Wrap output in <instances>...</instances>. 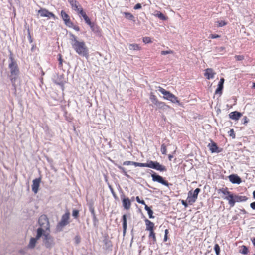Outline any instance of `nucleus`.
<instances>
[{"mask_svg":"<svg viewBox=\"0 0 255 255\" xmlns=\"http://www.w3.org/2000/svg\"><path fill=\"white\" fill-rule=\"evenodd\" d=\"M158 109L162 110L163 111H167L171 109V107L169 105H167L165 102L162 101H159L158 104L156 105Z\"/></svg>","mask_w":255,"mask_h":255,"instance_id":"16","label":"nucleus"},{"mask_svg":"<svg viewBox=\"0 0 255 255\" xmlns=\"http://www.w3.org/2000/svg\"><path fill=\"white\" fill-rule=\"evenodd\" d=\"M234 194L230 192V194L227 196L225 197L224 200H226L228 201V204L230 205V207H233L235 205V201L234 200Z\"/></svg>","mask_w":255,"mask_h":255,"instance_id":"19","label":"nucleus"},{"mask_svg":"<svg viewBox=\"0 0 255 255\" xmlns=\"http://www.w3.org/2000/svg\"><path fill=\"white\" fill-rule=\"evenodd\" d=\"M229 134L230 136H231L233 138H234L235 137V134L234 133V131L233 129H231L229 131Z\"/></svg>","mask_w":255,"mask_h":255,"instance_id":"49","label":"nucleus"},{"mask_svg":"<svg viewBox=\"0 0 255 255\" xmlns=\"http://www.w3.org/2000/svg\"><path fill=\"white\" fill-rule=\"evenodd\" d=\"M216 73L212 68H207L205 70L204 76L207 79H212L214 77Z\"/></svg>","mask_w":255,"mask_h":255,"instance_id":"18","label":"nucleus"},{"mask_svg":"<svg viewBox=\"0 0 255 255\" xmlns=\"http://www.w3.org/2000/svg\"><path fill=\"white\" fill-rule=\"evenodd\" d=\"M250 207H251L252 209H253V210H255V202H253L252 203H251L250 204Z\"/></svg>","mask_w":255,"mask_h":255,"instance_id":"54","label":"nucleus"},{"mask_svg":"<svg viewBox=\"0 0 255 255\" xmlns=\"http://www.w3.org/2000/svg\"><path fill=\"white\" fill-rule=\"evenodd\" d=\"M157 88L158 90L164 95L163 98L164 99L170 101L172 103L177 104L179 106H182V103L178 100V97L175 95L160 86L157 87Z\"/></svg>","mask_w":255,"mask_h":255,"instance_id":"3","label":"nucleus"},{"mask_svg":"<svg viewBox=\"0 0 255 255\" xmlns=\"http://www.w3.org/2000/svg\"><path fill=\"white\" fill-rule=\"evenodd\" d=\"M151 177L152 178V180L154 182H158L159 183H161L166 186L169 187L171 184L169 183V182L165 180L161 176L156 174V173L152 174L151 175Z\"/></svg>","mask_w":255,"mask_h":255,"instance_id":"9","label":"nucleus"},{"mask_svg":"<svg viewBox=\"0 0 255 255\" xmlns=\"http://www.w3.org/2000/svg\"><path fill=\"white\" fill-rule=\"evenodd\" d=\"M150 99L155 106H156V104H158V103L160 101L158 100L157 97L153 94H150Z\"/></svg>","mask_w":255,"mask_h":255,"instance_id":"31","label":"nucleus"},{"mask_svg":"<svg viewBox=\"0 0 255 255\" xmlns=\"http://www.w3.org/2000/svg\"><path fill=\"white\" fill-rule=\"evenodd\" d=\"M136 201H137L138 203H140V204H143V205H144V206L146 205L145 201H144V200H141L140 199V198H139V196H137V197H136Z\"/></svg>","mask_w":255,"mask_h":255,"instance_id":"47","label":"nucleus"},{"mask_svg":"<svg viewBox=\"0 0 255 255\" xmlns=\"http://www.w3.org/2000/svg\"><path fill=\"white\" fill-rule=\"evenodd\" d=\"M61 16L64 21V24L68 27L72 28L76 31H80V27L72 22L69 15L64 10H62L60 13Z\"/></svg>","mask_w":255,"mask_h":255,"instance_id":"5","label":"nucleus"},{"mask_svg":"<svg viewBox=\"0 0 255 255\" xmlns=\"http://www.w3.org/2000/svg\"><path fill=\"white\" fill-rule=\"evenodd\" d=\"M214 250L216 255H220V248L218 244H216L214 246Z\"/></svg>","mask_w":255,"mask_h":255,"instance_id":"40","label":"nucleus"},{"mask_svg":"<svg viewBox=\"0 0 255 255\" xmlns=\"http://www.w3.org/2000/svg\"><path fill=\"white\" fill-rule=\"evenodd\" d=\"M124 165H134L135 167H141V163L134 162V161H126L123 162Z\"/></svg>","mask_w":255,"mask_h":255,"instance_id":"28","label":"nucleus"},{"mask_svg":"<svg viewBox=\"0 0 255 255\" xmlns=\"http://www.w3.org/2000/svg\"><path fill=\"white\" fill-rule=\"evenodd\" d=\"M217 192L220 195V197L223 199H224L225 197L227 196L230 193L227 187H222L218 189Z\"/></svg>","mask_w":255,"mask_h":255,"instance_id":"14","label":"nucleus"},{"mask_svg":"<svg viewBox=\"0 0 255 255\" xmlns=\"http://www.w3.org/2000/svg\"><path fill=\"white\" fill-rule=\"evenodd\" d=\"M149 238L152 239V241L153 244L155 243L156 242V234L154 231H149Z\"/></svg>","mask_w":255,"mask_h":255,"instance_id":"30","label":"nucleus"},{"mask_svg":"<svg viewBox=\"0 0 255 255\" xmlns=\"http://www.w3.org/2000/svg\"><path fill=\"white\" fill-rule=\"evenodd\" d=\"M224 82V79L223 78H221L220 80V81L218 84V88L216 89L215 93L216 94H221L223 88V84Z\"/></svg>","mask_w":255,"mask_h":255,"instance_id":"24","label":"nucleus"},{"mask_svg":"<svg viewBox=\"0 0 255 255\" xmlns=\"http://www.w3.org/2000/svg\"><path fill=\"white\" fill-rule=\"evenodd\" d=\"M144 208L145 210L147 211L149 218H154V216H153V211L151 209V208L149 207H148L146 204L145 205Z\"/></svg>","mask_w":255,"mask_h":255,"instance_id":"34","label":"nucleus"},{"mask_svg":"<svg viewBox=\"0 0 255 255\" xmlns=\"http://www.w3.org/2000/svg\"><path fill=\"white\" fill-rule=\"evenodd\" d=\"M172 158H173V156L172 155H171V154L168 155V159L170 161H171L172 160Z\"/></svg>","mask_w":255,"mask_h":255,"instance_id":"57","label":"nucleus"},{"mask_svg":"<svg viewBox=\"0 0 255 255\" xmlns=\"http://www.w3.org/2000/svg\"><path fill=\"white\" fill-rule=\"evenodd\" d=\"M41 181V177H39L34 179L32 181V190L35 194L37 193L40 182Z\"/></svg>","mask_w":255,"mask_h":255,"instance_id":"13","label":"nucleus"},{"mask_svg":"<svg viewBox=\"0 0 255 255\" xmlns=\"http://www.w3.org/2000/svg\"><path fill=\"white\" fill-rule=\"evenodd\" d=\"M90 211L91 213H92V214L93 215V219H96V217L94 209L93 208H90Z\"/></svg>","mask_w":255,"mask_h":255,"instance_id":"51","label":"nucleus"},{"mask_svg":"<svg viewBox=\"0 0 255 255\" xmlns=\"http://www.w3.org/2000/svg\"><path fill=\"white\" fill-rule=\"evenodd\" d=\"M119 169H120L121 170H124V168L123 167H122L119 166Z\"/></svg>","mask_w":255,"mask_h":255,"instance_id":"60","label":"nucleus"},{"mask_svg":"<svg viewBox=\"0 0 255 255\" xmlns=\"http://www.w3.org/2000/svg\"><path fill=\"white\" fill-rule=\"evenodd\" d=\"M124 14L126 18L135 21L134 17L131 13L129 12H124Z\"/></svg>","mask_w":255,"mask_h":255,"instance_id":"35","label":"nucleus"},{"mask_svg":"<svg viewBox=\"0 0 255 255\" xmlns=\"http://www.w3.org/2000/svg\"><path fill=\"white\" fill-rule=\"evenodd\" d=\"M161 152L162 154L166 155L167 153V148L165 144H162L161 146Z\"/></svg>","mask_w":255,"mask_h":255,"instance_id":"38","label":"nucleus"},{"mask_svg":"<svg viewBox=\"0 0 255 255\" xmlns=\"http://www.w3.org/2000/svg\"><path fill=\"white\" fill-rule=\"evenodd\" d=\"M229 179L231 182L233 184H239L241 183V178L236 174H232L228 176Z\"/></svg>","mask_w":255,"mask_h":255,"instance_id":"15","label":"nucleus"},{"mask_svg":"<svg viewBox=\"0 0 255 255\" xmlns=\"http://www.w3.org/2000/svg\"><path fill=\"white\" fill-rule=\"evenodd\" d=\"M85 20L86 23L88 24L90 26L93 24V23L91 22L90 18L88 17V16H86V17L83 18Z\"/></svg>","mask_w":255,"mask_h":255,"instance_id":"46","label":"nucleus"},{"mask_svg":"<svg viewBox=\"0 0 255 255\" xmlns=\"http://www.w3.org/2000/svg\"><path fill=\"white\" fill-rule=\"evenodd\" d=\"M28 35H29V39L30 40V42H32V40H31V35H30V30L29 29L28 30Z\"/></svg>","mask_w":255,"mask_h":255,"instance_id":"56","label":"nucleus"},{"mask_svg":"<svg viewBox=\"0 0 255 255\" xmlns=\"http://www.w3.org/2000/svg\"><path fill=\"white\" fill-rule=\"evenodd\" d=\"M169 233V231L168 229H166L165 230V235H164V241L166 242L167 241V239H168V236H167V235Z\"/></svg>","mask_w":255,"mask_h":255,"instance_id":"50","label":"nucleus"},{"mask_svg":"<svg viewBox=\"0 0 255 255\" xmlns=\"http://www.w3.org/2000/svg\"><path fill=\"white\" fill-rule=\"evenodd\" d=\"M90 27L93 32H94L95 33L98 34V35H101V29L100 28V27L98 25H95L94 23H93L90 26Z\"/></svg>","mask_w":255,"mask_h":255,"instance_id":"26","label":"nucleus"},{"mask_svg":"<svg viewBox=\"0 0 255 255\" xmlns=\"http://www.w3.org/2000/svg\"><path fill=\"white\" fill-rule=\"evenodd\" d=\"M241 116L242 114L238 111L232 112L229 114V118L235 121L238 120Z\"/></svg>","mask_w":255,"mask_h":255,"instance_id":"21","label":"nucleus"},{"mask_svg":"<svg viewBox=\"0 0 255 255\" xmlns=\"http://www.w3.org/2000/svg\"><path fill=\"white\" fill-rule=\"evenodd\" d=\"M141 167H148L160 172L166 171V168L165 166L160 164V163L157 161H153L152 160H147L146 163H141Z\"/></svg>","mask_w":255,"mask_h":255,"instance_id":"4","label":"nucleus"},{"mask_svg":"<svg viewBox=\"0 0 255 255\" xmlns=\"http://www.w3.org/2000/svg\"><path fill=\"white\" fill-rule=\"evenodd\" d=\"M129 48L130 50H140L141 47L137 44H130L129 45Z\"/></svg>","mask_w":255,"mask_h":255,"instance_id":"32","label":"nucleus"},{"mask_svg":"<svg viewBox=\"0 0 255 255\" xmlns=\"http://www.w3.org/2000/svg\"><path fill=\"white\" fill-rule=\"evenodd\" d=\"M59 67L62 68L63 66V59L61 54H58Z\"/></svg>","mask_w":255,"mask_h":255,"instance_id":"42","label":"nucleus"},{"mask_svg":"<svg viewBox=\"0 0 255 255\" xmlns=\"http://www.w3.org/2000/svg\"><path fill=\"white\" fill-rule=\"evenodd\" d=\"M44 243L46 248H50L54 245L53 238L50 235V233H44Z\"/></svg>","mask_w":255,"mask_h":255,"instance_id":"7","label":"nucleus"},{"mask_svg":"<svg viewBox=\"0 0 255 255\" xmlns=\"http://www.w3.org/2000/svg\"><path fill=\"white\" fill-rule=\"evenodd\" d=\"M123 222V235L124 236L126 233L127 229V221L126 215H123L122 219Z\"/></svg>","mask_w":255,"mask_h":255,"instance_id":"27","label":"nucleus"},{"mask_svg":"<svg viewBox=\"0 0 255 255\" xmlns=\"http://www.w3.org/2000/svg\"><path fill=\"white\" fill-rule=\"evenodd\" d=\"M38 13L42 17H47L48 18H53L54 19L56 18L55 15L52 12L49 11L45 8H41L38 11Z\"/></svg>","mask_w":255,"mask_h":255,"instance_id":"8","label":"nucleus"},{"mask_svg":"<svg viewBox=\"0 0 255 255\" xmlns=\"http://www.w3.org/2000/svg\"><path fill=\"white\" fill-rule=\"evenodd\" d=\"M134 197H132L131 198V200H131V201H133V200H134Z\"/></svg>","mask_w":255,"mask_h":255,"instance_id":"62","label":"nucleus"},{"mask_svg":"<svg viewBox=\"0 0 255 255\" xmlns=\"http://www.w3.org/2000/svg\"><path fill=\"white\" fill-rule=\"evenodd\" d=\"M54 81L55 84L60 85L63 86L65 83L64 77L63 75H57L56 77H55Z\"/></svg>","mask_w":255,"mask_h":255,"instance_id":"20","label":"nucleus"},{"mask_svg":"<svg viewBox=\"0 0 255 255\" xmlns=\"http://www.w3.org/2000/svg\"><path fill=\"white\" fill-rule=\"evenodd\" d=\"M122 205L124 209L129 210L131 206V202L128 197H126L125 195L121 196Z\"/></svg>","mask_w":255,"mask_h":255,"instance_id":"11","label":"nucleus"},{"mask_svg":"<svg viewBox=\"0 0 255 255\" xmlns=\"http://www.w3.org/2000/svg\"><path fill=\"white\" fill-rule=\"evenodd\" d=\"M217 27H221L227 24V22L225 20H220L216 22Z\"/></svg>","mask_w":255,"mask_h":255,"instance_id":"37","label":"nucleus"},{"mask_svg":"<svg viewBox=\"0 0 255 255\" xmlns=\"http://www.w3.org/2000/svg\"><path fill=\"white\" fill-rule=\"evenodd\" d=\"M140 8H141V5L140 3L136 4L134 7V9L135 10L139 9Z\"/></svg>","mask_w":255,"mask_h":255,"instance_id":"52","label":"nucleus"},{"mask_svg":"<svg viewBox=\"0 0 255 255\" xmlns=\"http://www.w3.org/2000/svg\"><path fill=\"white\" fill-rule=\"evenodd\" d=\"M253 87L254 88H255V83H253Z\"/></svg>","mask_w":255,"mask_h":255,"instance_id":"61","label":"nucleus"},{"mask_svg":"<svg viewBox=\"0 0 255 255\" xmlns=\"http://www.w3.org/2000/svg\"><path fill=\"white\" fill-rule=\"evenodd\" d=\"M38 224L40 227L37 230V238H40L44 233H50V222L46 215H41L38 219Z\"/></svg>","mask_w":255,"mask_h":255,"instance_id":"2","label":"nucleus"},{"mask_svg":"<svg viewBox=\"0 0 255 255\" xmlns=\"http://www.w3.org/2000/svg\"><path fill=\"white\" fill-rule=\"evenodd\" d=\"M208 147H209L210 150L211 151L212 153H218L220 152V151L218 150V147L217 144L213 141H211L210 143H209L208 145Z\"/></svg>","mask_w":255,"mask_h":255,"instance_id":"23","label":"nucleus"},{"mask_svg":"<svg viewBox=\"0 0 255 255\" xmlns=\"http://www.w3.org/2000/svg\"><path fill=\"white\" fill-rule=\"evenodd\" d=\"M248 198L246 196H240L238 195L234 194V200L235 203L236 202H241L246 201Z\"/></svg>","mask_w":255,"mask_h":255,"instance_id":"25","label":"nucleus"},{"mask_svg":"<svg viewBox=\"0 0 255 255\" xmlns=\"http://www.w3.org/2000/svg\"><path fill=\"white\" fill-rule=\"evenodd\" d=\"M253 198L255 199V190L253 192Z\"/></svg>","mask_w":255,"mask_h":255,"instance_id":"59","label":"nucleus"},{"mask_svg":"<svg viewBox=\"0 0 255 255\" xmlns=\"http://www.w3.org/2000/svg\"><path fill=\"white\" fill-rule=\"evenodd\" d=\"M181 203L185 207H187L188 206V202L186 201H185L184 200H181Z\"/></svg>","mask_w":255,"mask_h":255,"instance_id":"53","label":"nucleus"},{"mask_svg":"<svg viewBox=\"0 0 255 255\" xmlns=\"http://www.w3.org/2000/svg\"><path fill=\"white\" fill-rule=\"evenodd\" d=\"M143 42L145 44L150 43L152 42L151 39L149 37H145L143 38Z\"/></svg>","mask_w":255,"mask_h":255,"instance_id":"43","label":"nucleus"},{"mask_svg":"<svg viewBox=\"0 0 255 255\" xmlns=\"http://www.w3.org/2000/svg\"><path fill=\"white\" fill-rule=\"evenodd\" d=\"M71 45L75 52L82 56L88 57L89 49L83 41H78L77 37L73 34L70 33Z\"/></svg>","mask_w":255,"mask_h":255,"instance_id":"1","label":"nucleus"},{"mask_svg":"<svg viewBox=\"0 0 255 255\" xmlns=\"http://www.w3.org/2000/svg\"><path fill=\"white\" fill-rule=\"evenodd\" d=\"M255 255V254H253V255Z\"/></svg>","mask_w":255,"mask_h":255,"instance_id":"63","label":"nucleus"},{"mask_svg":"<svg viewBox=\"0 0 255 255\" xmlns=\"http://www.w3.org/2000/svg\"><path fill=\"white\" fill-rule=\"evenodd\" d=\"M40 238H37V234L35 238H31L28 246V247L29 248H33L35 246L37 241Z\"/></svg>","mask_w":255,"mask_h":255,"instance_id":"29","label":"nucleus"},{"mask_svg":"<svg viewBox=\"0 0 255 255\" xmlns=\"http://www.w3.org/2000/svg\"><path fill=\"white\" fill-rule=\"evenodd\" d=\"M79 211L78 210L74 209L72 211V216L75 219H78L79 217Z\"/></svg>","mask_w":255,"mask_h":255,"instance_id":"41","label":"nucleus"},{"mask_svg":"<svg viewBox=\"0 0 255 255\" xmlns=\"http://www.w3.org/2000/svg\"><path fill=\"white\" fill-rule=\"evenodd\" d=\"M235 58L237 61H242L244 59V56L243 55H236Z\"/></svg>","mask_w":255,"mask_h":255,"instance_id":"45","label":"nucleus"},{"mask_svg":"<svg viewBox=\"0 0 255 255\" xmlns=\"http://www.w3.org/2000/svg\"><path fill=\"white\" fill-rule=\"evenodd\" d=\"M156 17H158L162 20H166L168 19V17L165 16L163 13H162L160 11H157V13L155 14Z\"/></svg>","mask_w":255,"mask_h":255,"instance_id":"33","label":"nucleus"},{"mask_svg":"<svg viewBox=\"0 0 255 255\" xmlns=\"http://www.w3.org/2000/svg\"><path fill=\"white\" fill-rule=\"evenodd\" d=\"M220 35L216 34H211L209 36V38H210L211 39H215V38H220Z\"/></svg>","mask_w":255,"mask_h":255,"instance_id":"48","label":"nucleus"},{"mask_svg":"<svg viewBox=\"0 0 255 255\" xmlns=\"http://www.w3.org/2000/svg\"><path fill=\"white\" fill-rule=\"evenodd\" d=\"M241 249L239 250V252L242 254L246 255L248 254L249 251L248 248L245 246L242 245L241 246Z\"/></svg>","mask_w":255,"mask_h":255,"instance_id":"36","label":"nucleus"},{"mask_svg":"<svg viewBox=\"0 0 255 255\" xmlns=\"http://www.w3.org/2000/svg\"><path fill=\"white\" fill-rule=\"evenodd\" d=\"M9 68L10 69L11 76H16L19 73L17 65L15 62L12 60L11 62L9 64Z\"/></svg>","mask_w":255,"mask_h":255,"instance_id":"12","label":"nucleus"},{"mask_svg":"<svg viewBox=\"0 0 255 255\" xmlns=\"http://www.w3.org/2000/svg\"><path fill=\"white\" fill-rule=\"evenodd\" d=\"M173 53H174L173 51L171 50H167V51H162L161 52V54L162 55H165L169 54H173Z\"/></svg>","mask_w":255,"mask_h":255,"instance_id":"44","label":"nucleus"},{"mask_svg":"<svg viewBox=\"0 0 255 255\" xmlns=\"http://www.w3.org/2000/svg\"><path fill=\"white\" fill-rule=\"evenodd\" d=\"M68 1L70 4L72 8L77 12L79 10V7H81L79 3L76 0H68Z\"/></svg>","mask_w":255,"mask_h":255,"instance_id":"22","label":"nucleus"},{"mask_svg":"<svg viewBox=\"0 0 255 255\" xmlns=\"http://www.w3.org/2000/svg\"><path fill=\"white\" fill-rule=\"evenodd\" d=\"M200 192V188H196L193 192L190 191L188 193V197L187 198V201L190 205H192L195 203L197 199L199 193Z\"/></svg>","mask_w":255,"mask_h":255,"instance_id":"6","label":"nucleus"},{"mask_svg":"<svg viewBox=\"0 0 255 255\" xmlns=\"http://www.w3.org/2000/svg\"><path fill=\"white\" fill-rule=\"evenodd\" d=\"M70 219V212L67 210L65 214H64L61 218V221L58 223V226L63 227L69 223Z\"/></svg>","mask_w":255,"mask_h":255,"instance_id":"10","label":"nucleus"},{"mask_svg":"<svg viewBox=\"0 0 255 255\" xmlns=\"http://www.w3.org/2000/svg\"><path fill=\"white\" fill-rule=\"evenodd\" d=\"M241 212H242L243 213H244V214H246V213H247V212H246V210H245V209H242V210H241Z\"/></svg>","mask_w":255,"mask_h":255,"instance_id":"58","label":"nucleus"},{"mask_svg":"<svg viewBox=\"0 0 255 255\" xmlns=\"http://www.w3.org/2000/svg\"><path fill=\"white\" fill-rule=\"evenodd\" d=\"M144 222L146 225V230L148 231H154L155 229L154 223L148 219H145Z\"/></svg>","mask_w":255,"mask_h":255,"instance_id":"17","label":"nucleus"},{"mask_svg":"<svg viewBox=\"0 0 255 255\" xmlns=\"http://www.w3.org/2000/svg\"><path fill=\"white\" fill-rule=\"evenodd\" d=\"M79 14H80L83 18L87 15L86 13L83 11L82 7H80L79 10L77 12Z\"/></svg>","mask_w":255,"mask_h":255,"instance_id":"39","label":"nucleus"},{"mask_svg":"<svg viewBox=\"0 0 255 255\" xmlns=\"http://www.w3.org/2000/svg\"><path fill=\"white\" fill-rule=\"evenodd\" d=\"M243 124H246L248 122V119L246 116L244 117L243 118Z\"/></svg>","mask_w":255,"mask_h":255,"instance_id":"55","label":"nucleus"}]
</instances>
